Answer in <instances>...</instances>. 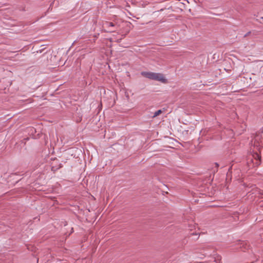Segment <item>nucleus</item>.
I'll return each instance as SVG.
<instances>
[{"instance_id":"obj_1","label":"nucleus","mask_w":263,"mask_h":263,"mask_svg":"<svg viewBox=\"0 0 263 263\" xmlns=\"http://www.w3.org/2000/svg\"><path fill=\"white\" fill-rule=\"evenodd\" d=\"M261 157L257 153H254L249 156L247 164L249 167H254L258 166L261 162Z\"/></svg>"},{"instance_id":"obj_7","label":"nucleus","mask_w":263,"mask_h":263,"mask_svg":"<svg viewBox=\"0 0 263 263\" xmlns=\"http://www.w3.org/2000/svg\"><path fill=\"white\" fill-rule=\"evenodd\" d=\"M261 19H262V21H263V16H262V17H261Z\"/></svg>"},{"instance_id":"obj_6","label":"nucleus","mask_w":263,"mask_h":263,"mask_svg":"<svg viewBox=\"0 0 263 263\" xmlns=\"http://www.w3.org/2000/svg\"><path fill=\"white\" fill-rule=\"evenodd\" d=\"M108 31H109V32H114L115 30H108Z\"/></svg>"},{"instance_id":"obj_4","label":"nucleus","mask_w":263,"mask_h":263,"mask_svg":"<svg viewBox=\"0 0 263 263\" xmlns=\"http://www.w3.org/2000/svg\"><path fill=\"white\" fill-rule=\"evenodd\" d=\"M161 113H162V110H160H160H157V111H155V112H154V115H153V118L156 117H157V116H159V115L160 114H161Z\"/></svg>"},{"instance_id":"obj_5","label":"nucleus","mask_w":263,"mask_h":263,"mask_svg":"<svg viewBox=\"0 0 263 263\" xmlns=\"http://www.w3.org/2000/svg\"><path fill=\"white\" fill-rule=\"evenodd\" d=\"M215 165H216V167H218L219 166V164L217 163H215Z\"/></svg>"},{"instance_id":"obj_3","label":"nucleus","mask_w":263,"mask_h":263,"mask_svg":"<svg viewBox=\"0 0 263 263\" xmlns=\"http://www.w3.org/2000/svg\"><path fill=\"white\" fill-rule=\"evenodd\" d=\"M114 26H115V25L112 22H106L103 24V27L104 28L114 27Z\"/></svg>"},{"instance_id":"obj_2","label":"nucleus","mask_w":263,"mask_h":263,"mask_svg":"<svg viewBox=\"0 0 263 263\" xmlns=\"http://www.w3.org/2000/svg\"><path fill=\"white\" fill-rule=\"evenodd\" d=\"M141 74L145 78L151 80H157L162 82H165L166 81L164 76L161 73L151 72H142Z\"/></svg>"}]
</instances>
